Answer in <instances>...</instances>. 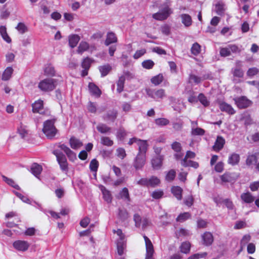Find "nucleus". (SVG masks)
I'll use <instances>...</instances> for the list:
<instances>
[{
  "mask_svg": "<svg viewBox=\"0 0 259 259\" xmlns=\"http://www.w3.org/2000/svg\"><path fill=\"white\" fill-rule=\"evenodd\" d=\"M154 64V62L150 59L145 60L142 63V67L146 69H152L153 67Z\"/></svg>",
  "mask_w": 259,
  "mask_h": 259,
  "instance_id": "nucleus-50",
  "label": "nucleus"
},
{
  "mask_svg": "<svg viewBox=\"0 0 259 259\" xmlns=\"http://www.w3.org/2000/svg\"><path fill=\"white\" fill-rule=\"evenodd\" d=\"M101 143L106 146H111L113 144V142L109 137H102L101 138Z\"/></svg>",
  "mask_w": 259,
  "mask_h": 259,
  "instance_id": "nucleus-51",
  "label": "nucleus"
},
{
  "mask_svg": "<svg viewBox=\"0 0 259 259\" xmlns=\"http://www.w3.org/2000/svg\"><path fill=\"white\" fill-rule=\"evenodd\" d=\"M129 217V214L126 209L119 208L118 210V218L121 221H125Z\"/></svg>",
  "mask_w": 259,
  "mask_h": 259,
  "instance_id": "nucleus-30",
  "label": "nucleus"
},
{
  "mask_svg": "<svg viewBox=\"0 0 259 259\" xmlns=\"http://www.w3.org/2000/svg\"><path fill=\"white\" fill-rule=\"evenodd\" d=\"M126 247V243L124 240H118L117 242V252L119 255L123 254L124 250Z\"/></svg>",
  "mask_w": 259,
  "mask_h": 259,
  "instance_id": "nucleus-32",
  "label": "nucleus"
},
{
  "mask_svg": "<svg viewBox=\"0 0 259 259\" xmlns=\"http://www.w3.org/2000/svg\"><path fill=\"white\" fill-rule=\"evenodd\" d=\"M55 121L52 120H48L44 123L42 131L49 139L53 138L57 132V130L54 125Z\"/></svg>",
  "mask_w": 259,
  "mask_h": 259,
  "instance_id": "nucleus-3",
  "label": "nucleus"
},
{
  "mask_svg": "<svg viewBox=\"0 0 259 259\" xmlns=\"http://www.w3.org/2000/svg\"><path fill=\"white\" fill-rule=\"evenodd\" d=\"M142 220L143 219L139 214L136 213L134 214V221L135 222V226L136 227L140 228L141 227Z\"/></svg>",
  "mask_w": 259,
  "mask_h": 259,
  "instance_id": "nucleus-60",
  "label": "nucleus"
},
{
  "mask_svg": "<svg viewBox=\"0 0 259 259\" xmlns=\"http://www.w3.org/2000/svg\"><path fill=\"white\" fill-rule=\"evenodd\" d=\"M146 91L148 97L153 99L156 101H159L166 96L165 90L162 89H147Z\"/></svg>",
  "mask_w": 259,
  "mask_h": 259,
  "instance_id": "nucleus-4",
  "label": "nucleus"
},
{
  "mask_svg": "<svg viewBox=\"0 0 259 259\" xmlns=\"http://www.w3.org/2000/svg\"><path fill=\"white\" fill-rule=\"evenodd\" d=\"M172 13L171 9L168 6H166L160 12L153 14L152 17L156 20L163 21L166 20Z\"/></svg>",
  "mask_w": 259,
  "mask_h": 259,
  "instance_id": "nucleus-5",
  "label": "nucleus"
},
{
  "mask_svg": "<svg viewBox=\"0 0 259 259\" xmlns=\"http://www.w3.org/2000/svg\"><path fill=\"white\" fill-rule=\"evenodd\" d=\"M89 48V45L85 41H81L77 49V53L80 54H82L83 52L87 51Z\"/></svg>",
  "mask_w": 259,
  "mask_h": 259,
  "instance_id": "nucleus-46",
  "label": "nucleus"
},
{
  "mask_svg": "<svg viewBox=\"0 0 259 259\" xmlns=\"http://www.w3.org/2000/svg\"><path fill=\"white\" fill-rule=\"evenodd\" d=\"M181 164L184 167H192L195 168H197L199 166V164L196 161L192 160H187L186 159H183L181 162Z\"/></svg>",
  "mask_w": 259,
  "mask_h": 259,
  "instance_id": "nucleus-39",
  "label": "nucleus"
},
{
  "mask_svg": "<svg viewBox=\"0 0 259 259\" xmlns=\"http://www.w3.org/2000/svg\"><path fill=\"white\" fill-rule=\"evenodd\" d=\"M143 238L145 242L146 249L145 259H154L153 257V254L154 252L153 245L151 240L145 234L143 235Z\"/></svg>",
  "mask_w": 259,
  "mask_h": 259,
  "instance_id": "nucleus-7",
  "label": "nucleus"
},
{
  "mask_svg": "<svg viewBox=\"0 0 259 259\" xmlns=\"http://www.w3.org/2000/svg\"><path fill=\"white\" fill-rule=\"evenodd\" d=\"M240 159V155L238 154L233 153L229 156L228 163L234 166L239 163Z\"/></svg>",
  "mask_w": 259,
  "mask_h": 259,
  "instance_id": "nucleus-19",
  "label": "nucleus"
},
{
  "mask_svg": "<svg viewBox=\"0 0 259 259\" xmlns=\"http://www.w3.org/2000/svg\"><path fill=\"white\" fill-rule=\"evenodd\" d=\"M206 78L205 77L202 78L193 74H190L189 77V82L194 83L196 84L200 83L202 80L205 79Z\"/></svg>",
  "mask_w": 259,
  "mask_h": 259,
  "instance_id": "nucleus-38",
  "label": "nucleus"
},
{
  "mask_svg": "<svg viewBox=\"0 0 259 259\" xmlns=\"http://www.w3.org/2000/svg\"><path fill=\"white\" fill-rule=\"evenodd\" d=\"M119 196L120 198L125 201L127 202L130 201V194L128 192V190L127 188H123L122 190L119 192Z\"/></svg>",
  "mask_w": 259,
  "mask_h": 259,
  "instance_id": "nucleus-37",
  "label": "nucleus"
},
{
  "mask_svg": "<svg viewBox=\"0 0 259 259\" xmlns=\"http://www.w3.org/2000/svg\"><path fill=\"white\" fill-rule=\"evenodd\" d=\"M137 145L138 146L139 152L138 154H143L146 155L148 146L147 141L139 139Z\"/></svg>",
  "mask_w": 259,
  "mask_h": 259,
  "instance_id": "nucleus-16",
  "label": "nucleus"
},
{
  "mask_svg": "<svg viewBox=\"0 0 259 259\" xmlns=\"http://www.w3.org/2000/svg\"><path fill=\"white\" fill-rule=\"evenodd\" d=\"M160 183V180L155 176H152L148 179V187H155Z\"/></svg>",
  "mask_w": 259,
  "mask_h": 259,
  "instance_id": "nucleus-44",
  "label": "nucleus"
},
{
  "mask_svg": "<svg viewBox=\"0 0 259 259\" xmlns=\"http://www.w3.org/2000/svg\"><path fill=\"white\" fill-rule=\"evenodd\" d=\"M32 112L34 113H37L40 114H46L48 111H46L44 108V101L41 100H38L34 102L32 104Z\"/></svg>",
  "mask_w": 259,
  "mask_h": 259,
  "instance_id": "nucleus-9",
  "label": "nucleus"
},
{
  "mask_svg": "<svg viewBox=\"0 0 259 259\" xmlns=\"http://www.w3.org/2000/svg\"><path fill=\"white\" fill-rule=\"evenodd\" d=\"M200 46L197 42L194 44L191 48V53L195 56L198 55L200 52Z\"/></svg>",
  "mask_w": 259,
  "mask_h": 259,
  "instance_id": "nucleus-57",
  "label": "nucleus"
},
{
  "mask_svg": "<svg viewBox=\"0 0 259 259\" xmlns=\"http://www.w3.org/2000/svg\"><path fill=\"white\" fill-rule=\"evenodd\" d=\"M13 69L11 67H8L4 71L2 79L3 80L6 81L9 80L13 73Z\"/></svg>",
  "mask_w": 259,
  "mask_h": 259,
  "instance_id": "nucleus-31",
  "label": "nucleus"
},
{
  "mask_svg": "<svg viewBox=\"0 0 259 259\" xmlns=\"http://www.w3.org/2000/svg\"><path fill=\"white\" fill-rule=\"evenodd\" d=\"M171 147L172 149L177 153L181 152L182 149L181 143L178 142L172 143Z\"/></svg>",
  "mask_w": 259,
  "mask_h": 259,
  "instance_id": "nucleus-61",
  "label": "nucleus"
},
{
  "mask_svg": "<svg viewBox=\"0 0 259 259\" xmlns=\"http://www.w3.org/2000/svg\"><path fill=\"white\" fill-rule=\"evenodd\" d=\"M235 104L239 109H244L250 106L252 102L245 96H241L234 99Z\"/></svg>",
  "mask_w": 259,
  "mask_h": 259,
  "instance_id": "nucleus-6",
  "label": "nucleus"
},
{
  "mask_svg": "<svg viewBox=\"0 0 259 259\" xmlns=\"http://www.w3.org/2000/svg\"><path fill=\"white\" fill-rule=\"evenodd\" d=\"M191 217V214L189 212H184L181 213L178 215L177 218V221L178 222H184Z\"/></svg>",
  "mask_w": 259,
  "mask_h": 259,
  "instance_id": "nucleus-56",
  "label": "nucleus"
},
{
  "mask_svg": "<svg viewBox=\"0 0 259 259\" xmlns=\"http://www.w3.org/2000/svg\"><path fill=\"white\" fill-rule=\"evenodd\" d=\"M201 237L203 241V244L205 246H210L213 241V237L210 232H205L202 235Z\"/></svg>",
  "mask_w": 259,
  "mask_h": 259,
  "instance_id": "nucleus-17",
  "label": "nucleus"
},
{
  "mask_svg": "<svg viewBox=\"0 0 259 259\" xmlns=\"http://www.w3.org/2000/svg\"><path fill=\"white\" fill-rule=\"evenodd\" d=\"M13 192L23 202L26 203L30 204L31 201L27 196H24L22 194L15 191H14Z\"/></svg>",
  "mask_w": 259,
  "mask_h": 259,
  "instance_id": "nucleus-59",
  "label": "nucleus"
},
{
  "mask_svg": "<svg viewBox=\"0 0 259 259\" xmlns=\"http://www.w3.org/2000/svg\"><path fill=\"white\" fill-rule=\"evenodd\" d=\"M44 73L47 76H54L55 75L54 67L51 64L45 65L44 68Z\"/></svg>",
  "mask_w": 259,
  "mask_h": 259,
  "instance_id": "nucleus-22",
  "label": "nucleus"
},
{
  "mask_svg": "<svg viewBox=\"0 0 259 259\" xmlns=\"http://www.w3.org/2000/svg\"><path fill=\"white\" fill-rule=\"evenodd\" d=\"M194 203V198L192 195H189L184 200V203L188 207H191Z\"/></svg>",
  "mask_w": 259,
  "mask_h": 259,
  "instance_id": "nucleus-62",
  "label": "nucleus"
},
{
  "mask_svg": "<svg viewBox=\"0 0 259 259\" xmlns=\"http://www.w3.org/2000/svg\"><path fill=\"white\" fill-rule=\"evenodd\" d=\"M206 255V252L201 253H197L191 255L188 258V259H200L201 258L204 257Z\"/></svg>",
  "mask_w": 259,
  "mask_h": 259,
  "instance_id": "nucleus-64",
  "label": "nucleus"
},
{
  "mask_svg": "<svg viewBox=\"0 0 259 259\" xmlns=\"http://www.w3.org/2000/svg\"><path fill=\"white\" fill-rule=\"evenodd\" d=\"M88 87L90 94L92 96H94L97 98L100 97L101 95V91L94 83L90 82L89 83Z\"/></svg>",
  "mask_w": 259,
  "mask_h": 259,
  "instance_id": "nucleus-18",
  "label": "nucleus"
},
{
  "mask_svg": "<svg viewBox=\"0 0 259 259\" xmlns=\"http://www.w3.org/2000/svg\"><path fill=\"white\" fill-rule=\"evenodd\" d=\"M57 147L65 153L70 160L73 161L76 159V154L64 144L59 143Z\"/></svg>",
  "mask_w": 259,
  "mask_h": 259,
  "instance_id": "nucleus-10",
  "label": "nucleus"
},
{
  "mask_svg": "<svg viewBox=\"0 0 259 259\" xmlns=\"http://www.w3.org/2000/svg\"><path fill=\"white\" fill-rule=\"evenodd\" d=\"M88 110L91 113H95L97 111L96 104L94 102H89L88 105Z\"/></svg>",
  "mask_w": 259,
  "mask_h": 259,
  "instance_id": "nucleus-63",
  "label": "nucleus"
},
{
  "mask_svg": "<svg viewBox=\"0 0 259 259\" xmlns=\"http://www.w3.org/2000/svg\"><path fill=\"white\" fill-rule=\"evenodd\" d=\"M204 130L201 128H192L191 134L193 136H202L204 134Z\"/></svg>",
  "mask_w": 259,
  "mask_h": 259,
  "instance_id": "nucleus-54",
  "label": "nucleus"
},
{
  "mask_svg": "<svg viewBox=\"0 0 259 259\" xmlns=\"http://www.w3.org/2000/svg\"><path fill=\"white\" fill-rule=\"evenodd\" d=\"M191 244L189 242H184L180 246L181 251L184 253H188L190 250Z\"/></svg>",
  "mask_w": 259,
  "mask_h": 259,
  "instance_id": "nucleus-49",
  "label": "nucleus"
},
{
  "mask_svg": "<svg viewBox=\"0 0 259 259\" xmlns=\"http://www.w3.org/2000/svg\"><path fill=\"white\" fill-rule=\"evenodd\" d=\"M257 158L255 154H249L247 156L245 163L247 166L250 167L257 162Z\"/></svg>",
  "mask_w": 259,
  "mask_h": 259,
  "instance_id": "nucleus-29",
  "label": "nucleus"
},
{
  "mask_svg": "<svg viewBox=\"0 0 259 259\" xmlns=\"http://www.w3.org/2000/svg\"><path fill=\"white\" fill-rule=\"evenodd\" d=\"M224 4L222 3H218L215 5V12L220 16H223L225 12Z\"/></svg>",
  "mask_w": 259,
  "mask_h": 259,
  "instance_id": "nucleus-48",
  "label": "nucleus"
},
{
  "mask_svg": "<svg viewBox=\"0 0 259 259\" xmlns=\"http://www.w3.org/2000/svg\"><path fill=\"white\" fill-rule=\"evenodd\" d=\"M97 129L102 134H106L111 131V128L104 123H99L97 126Z\"/></svg>",
  "mask_w": 259,
  "mask_h": 259,
  "instance_id": "nucleus-42",
  "label": "nucleus"
},
{
  "mask_svg": "<svg viewBox=\"0 0 259 259\" xmlns=\"http://www.w3.org/2000/svg\"><path fill=\"white\" fill-rule=\"evenodd\" d=\"M241 200L246 203H251L254 201V197L249 192L243 193L240 196Z\"/></svg>",
  "mask_w": 259,
  "mask_h": 259,
  "instance_id": "nucleus-21",
  "label": "nucleus"
},
{
  "mask_svg": "<svg viewBox=\"0 0 259 259\" xmlns=\"http://www.w3.org/2000/svg\"><path fill=\"white\" fill-rule=\"evenodd\" d=\"M219 105L221 111L225 112L228 114L233 115L236 112L235 110L231 105L225 102L219 101Z\"/></svg>",
  "mask_w": 259,
  "mask_h": 259,
  "instance_id": "nucleus-11",
  "label": "nucleus"
},
{
  "mask_svg": "<svg viewBox=\"0 0 259 259\" xmlns=\"http://www.w3.org/2000/svg\"><path fill=\"white\" fill-rule=\"evenodd\" d=\"M171 193L179 200L182 198L183 189L179 186H173L171 189Z\"/></svg>",
  "mask_w": 259,
  "mask_h": 259,
  "instance_id": "nucleus-25",
  "label": "nucleus"
},
{
  "mask_svg": "<svg viewBox=\"0 0 259 259\" xmlns=\"http://www.w3.org/2000/svg\"><path fill=\"white\" fill-rule=\"evenodd\" d=\"M68 39L69 46L73 48L78 44L80 40V37L77 34H73L69 35Z\"/></svg>",
  "mask_w": 259,
  "mask_h": 259,
  "instance_id": "nucleus-28",
  "label": "nucleus"
},
{
  "mask_svg": "<svg viewBox=\"0 0 259 259\" xmlns=\"http://www.w3.org/2000/svg\"><path fill=\"white\" fill-rule=\"evenodd\" d=\"M13 245L16 250L20 251H25L29 247L28 242L24 240L15 241L14 242Z\"/></svg>",
  "mask_w": 259,
  "mask_h": 259,
  "instance_id": "nucleus-12",
  "label": "nucleus"
},
{
  "mask_svg": "<svg viewBox=\"0 0 259 259\" xmlns=\"http://www.w3.org/2000/svg\"><path fill=\"white\" fill-rule=\"evenodd\" d=\"M57 80L56 79L48 78L41 80L38 84V89L45 92L53 91L56 87Z\"/></svg>",
  "mask_w": 259,
  "mask_h": 259,
  "instance_id": "nucleus-1",
  "label": "nucleus"
},
{
  "mask_svg": "<svg viewBox=\"0 0 259 259\" xmlns=\"http://www.w3.org/2000/svg\"><path fill=\"white\" fill-rule=\"evenodd\" d=\"M184 93L188 96V101L191 103H195L198 102L196 93L192 89L186 88Z\"/></svg>",
  "mask_w": 259,
  "mask_h": 259,
  "instance_id": "nucleus-15",
  "label": "nucleus"
},
{
  "mask_svg": "<svg viewBox=\"0 0 259 259\" xmlns=\"http://www.w3.org/2000/svg\"><path fill=\"white\" fill-rule=\"evenodd\" d=\"M163 159V155L154 156L151 160V163L153 168L156 170L159 169L162 165V162Z\"/></svg>",
  "mask_w": 259,
  "mask_h": 259,
  "instance_id": "nucleus-13",
  "label": "nucleus"
},
{
  "mask_svg": "<svg viewBox=\"0 0 259 259\" xmlns=\"http://www.w3.org/2000/svg\"><path fill=\"white\" fill-rule=\"evenodd\" d=\"M155 122L158 126H164L169 124V120L165 118H159L155 120Z\"/></svg>",
  "mask_w": 259,
  "mask_h": 259,
  "instance_id": "nucleus-53",
  "label": "nucleus"
},
{
  "mask_svg": "<svg viewBox=\"0 0 259 259\" xmlns=\"http://www.w3.org/2000/svg\"><path fill=\"white\" fill-rule=\"evenodd\" d=\"M146 155L143 154H138L135 157L133 165L136 170L141 169L145 164Z\"/></svg>",
  "mask_w": 259,
  "mask_h": 259,
  "instance_id": "nucleus-8",
  "label": "nucleus"
},
{
  "mask_svg": "<svg viewBox=\"0 0 259 259\" xmlns=\"http://www.w3.org/2000/svg\"><path fill=\"white\" fill-rule=\"evenodd\" d=\"M2 178L3 181L5 182L8 185L17 190H20V187L15 182L13 179L9 178L5 176H3Z\"/></svg>",
  "mask_w": 259,
  "mask_h": 259,
  "instance_id": "nucleus-36",
  "label": "nucleus"
},
{
  "mask_svg": "<svg viewBox=\"0 0 259 259\" xmlns=\"http://www.w3.org/2000/svg\"><path fill=\"white\" fill-rule=\"evenodd\" d=\"M182 23L186 26H189L192 24V19L191 16L186 14H183L181 15Z\"/></svg>",
  "mask_w": 259,
  "mask_h": 259,
  "instance_id": "nucleus-43",
  "label": "nucleus"
},
{
  "mask_svg": "<svg viewBox=\"0 0 259 259\" xmlns=\"http://www.w3.org/2000/svg\"><path fill=\"white\" fill-rule=\"evenodd\" d=\"M92 62V60L88 58L87 57L86 58L84 59L81 63V67L83 69H90L91 63Z\"/></svg>",
  "mask_w": 259,
  "mask_h": 259,
  "instance_id": "nucleus-58",
  "label": "nucleus"
},
{
  "mask_svg": "<svg viewBox=\"0 0 259 259\" xmlns=\"http://www.w3.org/2000/svg\"><path fill=\"white\" fill-rule=\"evenodd\" d=\"M259 72V70L256 67H252L248 69L246 75L248 77L251 78L256 75Z\"/></svg>",
  "mask_w": 259,
  "mask_h": 259,
  "instance_id": "nucleus-55",
  "label": "nucleus"
},
{
  "mask_svg": "<svg viewBox=\"0 0 259 259\" xmlns=\"http://www.w3.org/2000/svg\"><path fill=\"white\" fill-rule=\"evenodd\" d=\"M231 73L234 77L242 78L244 76V71L241 68L235 67L232 69Z\"/></svg>",
  "mask_w": 259,
  "mask_h": 259,
  "instance_id": "nucleus-41",
  "label": "nucleus"
},
{
  "mask_svg": "<svg viewBox=\"0 0 259 259\" xmlns=\"http://www.w3.org/2000/svg\"><path fill=\"white\" fill-rule=\"evenodd\" d=\"M57 158V161L62 171L67 172L68 171V163L66 156L59 150L56 149L53 151Z\"/></svg>",
  "mask_w": 259,
  "mask_h": 259,
  "instance_id": "nucleus-2",
  "label": "nucleus"
},
{
  "mask_svg": "<svg viewBox=\"0 0 259 259\" xmlns=\"http://www.w3.org/2000/svg\"><path fill=\"white\" fill-rule=\"evenodd\" d=\"M221 180L222 183H231L235 181V179L232 176V174L229 172H226L221 177Z\"/></svg>",
  "mask_w": 259,
  "mask_h": 259,
  "instance_id": "nucleus-34",
  "label": "nucleus"
},
{
  "mask_svg": "<svg viewBox=\"0 0 259 259\" xmlns=\"http://www.w3.org/2000/svg\"><path fill=\"white\" fill-rule=\"evenodd\" d=\"M176 176L175 170L171 169L166 172L165 179L167 182L172 181Z\"/></svg>",
  "mask_w": 259,
  "mask_h": 259,
  "instance_id": "nucleus-47",
  "label": "nucleus"
},
{
  "mask_svg": "<svg viewBox=\"0 0 259 259\" xmlns=\"http://www.w3.org/2000/svg\"><path fill=\"white\" fill-rule=\"evenodd\" d=\"M225 144V139L222 136H218L212 148L214 151L219 152L223 148Z\"/></svg>",
  "mask_w": 259,
  "mask_h": 259,
  "instance_id": "nucleus-14",
  "label": "nucleus"
},
{
  "mask_svg": "<svg viewBox=\"0 0 259 259\" xmlns=\"http://www.w3.org/2000/svg\"><path fill=\"white\" fill-rule=\"evenodd\" d=\"M163 80V76L160 73L156 76H153L151 79V82L155 85L160 84Z\"/></svg>",
  "mask_w": 259,
  "mask_h": 259,
  "instance_id": "nucleus-45",
  "label": "nucleus"
},
{
  "mask_svg": "<svg viewBox=\"0 0 259 259\" xmlns=\"http://www.w3.org/2000/svg\"><path fill=\"white\" fill-rule=\"evenodd\" d=\"M125 77L123 75L120 76L117 81V91L118 93H121L124 89Z\"/></svg>",
  "mask_w": 259,
  "mask_h": 259,
  "instance_id": "nucleus-35",
  "label": "nucleus"
},
{
  "mask_svg": "<svg viewBox=\"0 0 259 259\" xmlns=\"http://www.w3.org/2000/svg\"><path fill=\"white\" fill-rule=\"evenodd\" d=\"M69 144L70 147L73 149H77L79 148L81 146H82V142L78 139L74 138L71 137L69 140Z\"/></svg>",
  "mask_w": 259,
  "mask_h": 259,
  "instance_id": "nucleus-27",
  "label": "nucleus"
},
{
  "mask_svg": "<svg viewBox=\"0 0 259 259\" xmlns=\"http://www.w3.org/2000/svg\"><path fill=\"white\" fill-rule=\"evenodd\" d=\"M100 189L102 192L103 198L105 201L107 203H110L112 201V196L110 191L103 186H101L100 187Z\"/></svg>",
  "mask_w": 259,
  "mask_h": 259,
  "instance_id": "nucleus-26",
  "label": "nucleus"
},
{
  "mask_svg": "<svg viewBox=\"0 0 259 259\" xmlns=\"http://www.w3.org/2000/svg\"><path fill=\"white\" fill-rule=\"evenodd\" d=\"M42 171L41 166L37 163H34L31 166V173L36 178H38Z\"/></svg>",
  "mask_w": 259,
  "mask_h": 259,
  "instance_id": "nucleus-23",
  "label": "nucleus"
},
{
  "mask_svg": "<svg viewBox=\"0 0 259 259\" xmlns=\"http://www.w3.org/2000/svg\"><path fill=\"white\" fill-rule=\"evenodd\" d=\"M117 38L115 35V33H107V38L105 41L106 46H109L112 43H115L117 41Z\"/></svg>",
  "mask_w": 259,
  "mask_h": 259,
  "instance_id": "nucleus-40",
  "label": "nucleus"
},
{
  "mask_svg": "<svg viewBox=\"0 0 259 259\" xmlns=\"http://www.w3.org/2000/svg\"><path fill=\"white\" fill-rule=\"evenodd\" d=\"M99 166V162L96 159L91 160L90 164V168L91 171L96 172Z\"/></svg>",
  "mask_w": 259,
  "mask_h": 259,
  "instance_id": "nucleus-52",
  "label": "nucleus"
},
{
  "mask_svg": "<svg viewBox=\"0 0 259 259\" xmlns=\"http://www.w3.org/2000/svg\"><path fill=\"white\" fill-rule=\"evenodd\" d=\"M99 70L101 73V76H106L112 70V67L109 64H106L99 67Z\"/></svg>",
  "mask_w": 259,
  "mask_h": 259,
  "instance_id": "nucleus-24",
  "label": "nucleus"
},
{
  "mask_svg": "<svg viewBox=\"0 0 259 259\" xmlns=\"http://www.w3.org/2000/svg\"><path fill=\"white\" fill-rule=\"evenodd\" d=\"M197 100L199 101L201 104L204 106V107H208L210 105V102L207 99V97L203 94V93H200L198 97H197Z\"/></svg>",
  "mask_w": 259,
  "mask_h": 259,
  "instance_id": "nucleus-33",
  "label": "nucleus"
},
{
  "mask_svg": "<svg viewBox=\"0 0 259 259\" xmlns=\"http://www.w3.org/2000/svg\"><path fill=\"white\" fill-rule=\"evenodd\" d=\"M117 116V111L115 110L108 111L107 113L104 115L103 118L106 121H111L113 122Z\"/></svg>",
  "mask_w": 259,
  "mask_h": 259,
  "instance_id": "nucleus-20",
  "label": "nucleus"
}]
</instances>
